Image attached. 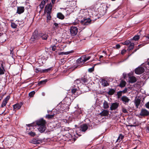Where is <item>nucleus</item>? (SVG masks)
<instances>
[{
    "mask_svg": "<svg viewBox=\"0 0 149 149\" xmlns=\"http://www.w3.org/2000/svg\"><path fill=\"white\" fill-rule=\"evenodd\" d=\"M45 3L46 2L45 1H42L39 5L40 8L42 10L44 8Z\"/></svg>",
    "mask_w": 149,
    "mask_h": 149,
    "instance_id": "nucleus-29",
    "label": "nucleus"
},
{
    "mask_svg": "<svg viewBox=\"0 0 149 149\" xmlns=\"http://www.w3.org/2000/svg\"><path fill=\"white\" fill-rule=\"evenodd\" d=\"M130 41L129 40H127L124 42L122 43L123 45H128L130 43Z\"/></svg>",
    "mask_w": 149,
    "mask_h": 149,
    "instance_id": "nucleus-39",
    "label": "nucleus"
},
{
    "mask_svg": "<svg viewBox=\"0 0 149 149\" xmlns=\"http://www.w3.org/2000/svg\"><path fill=\"white\" fill-rule=\"evenodd\" d=\"M126 52V50H125V49H123L121 51V54H122V55H123Z\"/></svg>",
    "mask_w": 149,
    "mask_h": 149,
    "instance_id": "nucleus-52",
    "label": "nucleus"
},
{
    "mask_svg": "<svg viewBox=\"0 0 149 149\" xmlns=\"http://www.w3.org/2000/svg\"><path fill=\"white\" fill-rule=\"evenodd\" d=\"M146 37L148 38V39L149 40V35H148L147 36H146Z\"/></svg>",
    "mask_w": 149,
    "mask_h": 149,
    "instance_id": "nucleus-64",
    "label": "nucleus"
},
{
    "mask_svg": "<svg viewBox=\"0 0 149 149\" xmlns=\"http://www.w3.org/2000/svg\"><path fill=\"white\" fill-rule=\"evenodd\" d=\"M5 71V70L4 68H3H3H1L0 67V75L4 74Z\"/></svg>",
    "mask_w": 149,
    "mask_h": 149,
    "instance_id": "nucleus-42",
    "label": "nucleus"
},
{
    "mask_svg": "<svg viewBox=\"0 0 149 149\" xmlns=\"http://www.w3.org/2000/svg\"><path fill=\"white\" fill-rule=\"evenodd\" d=\"M145 44H146L144 42L143 44H141L139 45L138 46L139 47H141L142 46H144V45H145Z\"/></svg>",
    "mask_w": 149,
    "mask_h": 149,
    "instance_id": "nucleus-60",
    "label": "nucleus"
},
{
    "mask_svg": "<svg viewBox=\"0 0 149 149\" xmlns=\"http://www.w3.org/2000/svg\"><path fill=\"white\" fill-rule=\"evenodd\" d=\"M126 84V83L125 81L122 80L118 86L121 88H123L125 86Z\"/></svg>",
    "mask_w": 149,
    "mask_h": 149,
    "instance_id": "nucleus-24",
    "label": "nucleus"
},
{
    "mask_svg": "<svg viewBox=\"0 0 149 149\" xmlns=\"http://www.w3.org/2000/svg\"><path fill=\"white\" fill-rule=\"evenodd\" d=\"M122 111L124 113H128V111L125 108H124L122 109Z\"/></svg>",
    "mask_w": 149,
    "mask_h": 149,
    "instance_id": "nucleus-49",
    "label": "nucleus"
},
{
    "mask_svg": "<svg viewBox=\"0 0 149 149\" xmlns=\"http://www.w3.org/2000/svg\"><path fill=\"white\" fill-rule=\"evenodd\" d=\"M119 103L116 102L112 103L110 107V109L111 111L116 110L119 107Z\"/></svg>",
    "mask_w": 149,
    "mask_h": 149,
    "instance_id": "nucleus-11",
    "label": "nucleus"
},
{
    "mask_svg": "<svg viewBox=\"0 0 149 149\" xmlns=\"http://www.w3.org/2000/svg\"><path fill=\"white\" fill-rule=\"evenodd\" d=\"M17 25L14 22H11V26L13 29H16L17 28Z\"/></svg>",
    "mask_w": 149,
    "mask_h": 149,
    "instance_id": "nucleus-35",
    "label": "nucleus"
},
{
    "mask_svg": "<svg viewBox=\"0 0 149 149\" xmlns=\"http://www.w3.org/2000/svg\"><path fill=\"white\" fill-rule=\"evenodd\" d=\"M56 49V47L55 45H54V46H53L52 47V50L53 51H55Z\"/></svg>",
    "mask_w": 149,
    "mask_h": 149,
    "instance_id": "nucleus-58",
    "label": "nucleus"
},
{
    "mask_svg": "<svg viewBox=\"0 0 149 149\" xmlns=\"http://www.w3.org/2000/svg\"><path fill=\"white\" fill-rule=\"evenodd\" d=\"M116 88L114 89L109 88V91L107 92V94L109 95H112L114 94L116 92Z\"/></svg>",
    "mask_w": 149,
    "mask_h": 149,
    "instance_id": "nucleus-17",
    "label": "nucleus"
},
{
    "mask_svg": "<svg viewBox=\"0 0 149 149\" xmlns=\"http://www.w3.org/2000/svg\"><path fill=\"white\" fill-rule=\"evenodd\" d=\"M53 25V28L54 30L57 29L59 27V24L56 23H54Z\"/></svg>",
    "mask_w": 149,
    "mask_h": 149,
    "instance_id": "nucleus-36",
    "label": "nucleus"
},
{
    "mask_svg": "<svg viewBox=\"0 0 149 149\" xmlns=\"http://www.w3.org/2000/svg\"><path fill=\"white\" fill-rule=\"evenodd\" d=\"M145 69L144 68L139 67L136 68L135 70V72L137 74H141L144 72Z\"/></svg>",
    "mask_w": 149,
    "mask_h": 149,
    "instance_id": "nucleus-7",
    "label": "nucleus"
},
{
    "mask_svg": "<svg viewBox=\"0 0 149 149\" xmlns=\"http://www.w3.org/2000/svg\"><path fill=\"white\" fill-rule=\"evenodd\" d=\"M28 134L32 136H34L36 135V133L35 132H33L32 131L29 133Z\"/></svg>",
    "mask_w": 149,
    "mask_h": 149,
    "instance_id": "nucleus-45",
    "label": "nucleus"
},
{
    "mask_svg": "<svg viewBox=\"0 0 149 149\" xmlns=\"http://www.w3.org/2000/svg\"><path fill=\"white\" fill-rule=\"evenodd\" d=\"M10 96H7L6 97L4 100H5L6 102H7L9 99Z\"/></svg>",
    "mask_w": 149,
    "mask_h": 149,
    "instance_id": "nucleus-56",
    "label": "nucleus"
},
{
    "mask_svg": "<svg viewBox=\"0 0 149 149\" xmlns=\"http://www.w3.org/2000/svg\"><path fill=\"white\" fill-rule=\"evenodd\" d=\"M134 43H131L130 44V45L128 47V49H127V50L129 51H130V50H132L134 48Z\"/></svg>",
    "mask_w": 149,
    "mask_h": 149,
    "instance_id": "nucleus-27",
    "label": "nucleus"
},
{
    "mask_svg": "<svg viewBox=\"0 0 149 149\" xmlns=\"http://www.w3.org/2000/svg\"><path fill=\"white\" fill-rule=\"evenodd\" d=\"M70 33L72 36H74L77 35L78 32V28L77 27L71 26L70 29Z\"/></svg>",
    "mask_w": 149,
    "mask_h": 149,
    "instance_id": "nucleus-3",
    "label": "nucleus"
},
{
    "mask_svg": "<svg viewBox=\"0 0 149 149\" xmlns=\"http://www.w3.org/2000/svg\"><path fill=\"white\" fill-rule=\"evenodd\" d=\"M109 107L108 103L107 101L104 100L103 103V107L105 109H107Z\"/></svg>",
    "mask_w": 149,
    "mask_h": 149,
    "instance_id": "nucleus-22",
    "label": "nucleus"
},
{
    "mask_svg": "<svg viewBox=\"0 0 149 149\" xmlns=\"http://www.w3.org/2000/svg\"><path fill=\"white\" fill-rule=\"evenodd\" d=\"M127 90H128L127 88H125L124 90H123L121 91H122V93L123 94H125V93H127Z\"/></svg>",
    "mask_w": 149,
    "mask_h": 149,
    "instance_id": "nucleus-46",
    "label": "nucleus"
},
{
    "mask_svg": "<svg viewBox=\"0 0 149 149\" xmlns=\"http://www.w3.org/2000/svg\"><path fill=\"white\" fill-rule=\"evenodd\" d=\"M46 123V121L42 118L40 119L36 122L37 125L38 126L45 125Z\"/></svg>",
    "mask_w": 149,
    "mask_h": 149,
    "instance_id": "nucleus-6",
    "label": "nucleus"
},
{
    "mask_svg": "<svg viewBox=\"0 0 149 149\" xmlns=\"http://www.w3.org/2000/svg\"><path fill=\"white\" fill-rule=\"evenodd\" d=\"M77 64H81L85 63L84 59V57L82 56L81 57L78 58L77 61Z\"/></svg>",
    "mask_w": 149,
    "mask_h": 149,
    "instance_id": "nucleus-15",
    "label": "nucleus"
},
{
    "mask_svg": "<svg viewBox=\"0 0 149 149\" xmlns=\"http://www.w3.org/2000/svg\"><path fill=\"white\" fill-rule=\"evenodd\" d=\"M39 36L40 38H41L42 40H47L49 37V36L48 33H39Z\"/></svg>",
    "mask_w": 149,
    "mask_h": 149,
    "instance_id": "nucleus-10",
    "label": "nucleus"
},
{
    "mask_svg": "<svg viewBox=\"0 0 149 149\" xmlns=\"http://www.w3.org/2000/svg\"><path fill=\"white\" fill-rule=\"evenodd\" d=\"M10 54H12V56H13V51H10Z\"/></svg>",
    "mask_w": 149,
    "mask_h": 149,
    "instance_id": "nucleus-62",
    "label": "nucleus"
},
{
    "mask_svg": "<svg viewBox=\"0 0 149 149\" xmlns=\"http://www.w3.org/2000/svg\"><path fill=\"white\" fill-rule=\"evenodd\" d=\"M120 100L125 105H127L129 102L131 101L126 96H122Z\"/></svg>",
    "mask_w": 149,
    "mask_h": 149,
    "instance_id": "nucleus-4",
    "label": "nucleus"
},
{
    "mask_svg": "<svg viewBox=\"0 0 149 149\" xmlns=\"http://www.w3.org/2000/svg\"><path fill=\"white\" fill-rule=\"evenodd\" d=\"M123 77L124 79H125L127 77V74L125 73H123Z\"/></svg>",
    "mask_w": 149,
    "mask_h": 149,
    "instance_id": "nucleus-57",
    "label": "nucleus"
},
{
    "mask_svg": "<svg viewBox=\"0 0 149 149\" xmlns=\"http://www.w3.org/2000/svg\"><path fill=\"white\" fill-rule=\"evenodd\" d=\"M35 91H33L30 92L29 94V95L30 97H33L35 94Z\"/></svg>",
    "mask_w": 149,
    "mask_h": 149,
    "instance_id": "nucleus-40",
    "label": "nucleus"
},
{
    "mask_svg": "<svg viewBox=\"0 0 149 149\" xmlns=\"http://www.w3.org/2000/svg\"><path fill=\"white\" fill-rule=\"evenodd\" d=\"M129 82L131 84L133 83L136 81V79L135 77L132 76L130 77Z\"/></svg>",
    "mask_w": 149,
    "mask_h": 149,
    "instance_id": "nucleus-18",
    "label": "nucleus"
},
{
    "mask_svg": "<svg viewBox=\"0 0 149 149\" xmlns=\"http://www.w3.org/2000/svg\"><path fill=\"white\" fill-rule=\"evenodd\" d=\"M55 115V114L54 113H53L51 115L47 114L45 118L49 119H52L54 116Z\"/></svg>",
    "mask_w": 149,
    "mask_h": 149,
    "instance_id": "nucleus-30",
    "label": "nucleus"
},
{
    "mask_svg": "<svg viewBox=\"0 0 149 149\" xmlns=\"http://www.w3.org/2000/svg\"><path fill=\"white\" fill-rule=\"evenodd\" d=\"M7 103V102H6L5 100H3V101L2 102L1 107H3L5 106Z\"/></svg>",
    "mask_w": 149,
    "mask_h": 149,
    "instance_id": "nucleus-43",
    "label": "nucleus"
},
{
    "mask_svg": "<svg viewBox=\"0 0 149 149\" xmlns=\"http://www.w3.org/2000/svg\"><path fill=\"white\" fill-rule=\"evenodd\" d=\"M40 38L39 33L37 30H35L33 33L32 36L29 40L31 43H34L37 42Z\"/></svg>",
    "mask_w": 149,
    "mask_h": 149,
    "instance_id": "nucleus-1",
    "label": "nucleus"
},
{
    "mask_svg": "<svg viewBox=\"0 0 149 149\" xmlns=\"http://www.w3.org/2000/svg\"><path fill=\"white\" fill-rule=\"evenodd\" d=\"M35 70H36V72L37 73L39 72H42V70H41L40 69L38 68H36L35 69Z\"/></svg>",
    "mask_w": 149,
    "mask_h": 149,
    "instance_id": "nucleus-50",
    "label": "nucleus"
},
{
    "mask_svg": "<svg viewBox=\"0 0 149 149\" xmlns=\"http://www.w3.org/2000/svg\"><path fill=\"white\" fill-rule=\"evenodd\" d=\"M139 39V36L138 35L135 36L133 38V40L136 41L138 40Z\"/></svg>",
    "mask_w": 149,
    "mask_h": 149,
    "instance_id": "nucleus-41",
    "label": "nucleus"
},
{
    "mask_svg": "<svg viewBox=\"0 0 149 149\" xmlns=\"http://www.w3.org/2000/svg\"><path fill=\"white\" fill-rule=\"evenodd\" d=\"M94 70V68L93 67L88 69V71L90 72H92Z\"/></svg>",
    "mask_w": 149,
    "mask_h": 149,
    "instance_id": "nucleus-47",
    "label": "nucleus"
},
{
    "mask_svg": "<svg viewBox=\"0 0 149 149\" xmlns=\"http://www.w3.org/2000/svg\"><path fill=\"white\" fill-rule=\"evenodd\" d=\"M139 48H138V49H135L134 51L132 52V53L130 54H129L128 55V58L132 54H133V53H134L135 52H136V51L138 49H139Z\"/></svg>",
    "mask_w": 149,
    "mask_h": 149,
    "instance_id": "nucleus-48",
    "label": "nucleus"
},
{
    "mask_svg": "<svg viewBox=\"0 0 149 149\" xmlns=\"http://www.w3.org/2000/svg\"><path fill=\"white\" fill-rule=\"evenodd\" d=\"M91 21V20L90 18L84 17L80 21V23L82 24L87 25L90 24Z\"/></svg>",
    "mask_w": 149,
    "mask_h": 149,
    "instance_id": "nucleus-2",
    "label": "nucleus"
},
{
    "mask_svg": "<svg viewBox=\"0 0 149 149\" xmlns=\"http://www.w3.org/2000/svg\"><path fill=\"white\" fill-rule=\"evenodd\" d=\"M47 81V79L41 81L38 83V85L39 86H40L41 85H44V84H45Z\"/></svg>",
    "mask_w": 149,
    "mask_h": 149,
    "instance_id": "nucleus-26",
    "label": "nucleus"
},
{
    "mask_svg": "<svg viewBox=\"0 0 149 149\" xmlns=\"http://www.w3.org/2000/svg\"><path fill=\"white\" fill-rule=\"evenodd\" d=\"M80 80H81L80 78H79V79H76L75 80L76 83L78 84H79L80 83H81V81H80Z\"/></svg>",
    "mask_w": 149,
    "mask_h": 149,
    "instance_id": "nucleus-51",
    "label": "nucleus"
},
{
    "mask_svg": "<svg viewBox=\"0 0 149 149\" xmlns=\"http://www.w3.org/2000/svg\"><path fill=\"white\" fill-rule=\"evenodd\" d=\"M70 53L69 52H61L60 53V54H68Z\"/></svg>",
    "mask_w": 149,
    "mask_h": 149,
    "instance_id": "nucleus-55",
    "label": "nucleus"
},
{
    "mask_svg": "<svg viewBox=\"0 0 149 149\" xmlns=\"http://www.w3.org/2000/svg\"><path fill=\"white\" fill-rule=\"evenodd\" d=\"M124 137V136L122 135V134H120L118 137L116 141V142L120 140V139H121V140L123 139Z\"/></svg>",
    "mask_w": 149,
    "mask_h": 149,
    "instance_id": "nucleus-37",
    "label": "nucleus"
},
{
    "mask_svg": "<svg viewBox=\"0 0 149 149\" xmlns=\"http://www.w3.org/2000/svg\"><path fill=\"white\" fill-rule=\"evenodd\" d=\"M145 106L146 108L149 109V101L145 104Z\"/></svg>",
    "mask_w": 149,
    "mask_h": 149,
    "instance_id": "nucleus-53",
    "label": "nucleus"
},
{
    "mask_svg": "<svg viewBox=\"0 0 149 149\" xmlns=\"http://www.w3.org/2000/svg\"><path fill=\"white\" fill-rule=\"evenodd\" d=\"M52 5L51 3L46 5L45 7L44 13L52 12Z\"/></svg>",
    "mask_w": 149,
    "mask_h": 149,
    "instance_id": "nucleus-5",
    "label": "nucleus"
},
{
    "mask_svg": "<svg viewBox=\"0 0 149 149\" xmlns=\"http://www.w3.org/2000/svg\"><path fill=\"white\" fill-rule=\"evenodd\" d=\"M83 56L84 57V59L85 63L87 61L89 60L91 58V56H87V55Z\"/></svg>",
    "mask_w": 149,
    "mask_h": 149,
    "instance_id": "nucleus-31",
    "label": "nucleus"
},
{
    "mask_svg": "<svg viewBox=\"0 0 149 149\" xmlns=\"http://www.w3.org/2000/svg\"><path fill=\"white\" fill-rule=\"evenodd\" d=\"M26 125L27 126H28L29 127H30V126H33V123H31V124H28V125Z\"/></svg>",
    "mask_w": 149,
    "mask_h": 149,
    "instance_id": "nucleus-61",
    "label": "nucleus"
},
{
    "mask_svg": "<svg viewBox=\"0 0 149 149\" xmlns=\"http://www.w3.org/2000/svg\"><path fill=\"white\" fill-rule=\"evenodd\" d=\"M141 100L139 99H137L135 101V104L136 106V107L137 108H138L140 104L141 103Z\"/></svg>",
    "mask_w": 149,
    "mask_h": 149,
    "instance_id": "nucleus-28",
    "label": "nucleus"
},
{
    "mask_svg": "<svg viewBox=\"0 0 149 149\" xmlns=\"http://www.w3.org/2000/svg\"><path fill=\"white\" fill-rule=\"evenodd\" d=\"M37 144H40V143H41L42 142V141L41 140H38L37 139Z\"/></svg>",
    "mask_w": 149,
    "mask_h": 149,
    "instance_id": "nucleus-59",
    "label": "nucleus"
},
{
    "mask_svg": "<svg viewBox=\"0 0 149 149\" xmlns=\"http://www.w3.org/2000/svg\"><path fill=\"white\" fill-rule=\"evenodd\" d=\"M102 85L104 86H107L109 85L107 81L104 79H102L101 81Z\"/></svg>",
    "mask_w": 149,
    "mask_h": 149,
    "instance_id": "nucleus-25",
    "label": "nucleus"
},
{
    "mask_svg": "<svg viewBox=\"0 0 149 149\" xmlns=\"http://www.w3.org/2000/svg\"><path fill=\"white\" fill-rule=\"evenodd\" d=\"M123 93L121 91H120L117 93V98L118 99H120L122 96Z\"/></svg>",
    "mask_w": 149,
    "mask_h": 149,
    "instance_id": "nucleus-32",
    "label": "nucleus"
},
{
    "mask_svg": "<svg viewBox=\"0 0 149 149\" xmlns=\"http://www.w3.org/2000/svg\"><path fill=\"white\" fill-rule=\"evenodd\" d=\"M78 91L77 88H73L71 90L72 93L74 94H75V93H77L76 94L78 95L77 94Z\"/></svg>",
    "mask_w": 149,
    "mask_h": 149,
    "instance_id": "nucleus-34",
    "label": "nucleus"
},
{
    "mask_svg": "<svg viewBox=\"0 0 149 149\" xmlns=\"http://www.w3.org/2000/svg\"><path fill=\"white\" fill-rule=\"evenodd\" d=\"M47 13L46 17H47V22L49 21L51 19L52 17L51 15V14L52 12H47Z\"/></svg>",
    "mask_w": 149,
    "mask_h": 149,
    "instance_id": "nucleus-23",
    "label": "nucleus"
},
{
    "mask_svg": "<svg viewBox=\"0 0 149 149\" xmlns=\"http://www.w3.org/2000/svg\"><path fill=\"white\" fill-rule=\"evenodd\" d=\"M139 115L142 116H147L149 115V111L145 109H142Z\"/></svg>",
    "mask_w": 149,
    "mask_h": 149,
    "instance_id": "nucleus-8",
    "label": "nucleus"
},
{
    "mask_svg": "<svg viewBox=\"0 0 149 149\" xmlns=\"http://www.w3.org/2000/svg\"><path fill=\"white\" fill-rule=\"evenodd\" d=\"M142 66L147 69L149 71V60L148 62H146L142 64Z\"/></svg>",
    "mask_w": 149,
    "mask_h": 149,
    "instance_id": "nucleus-21",
    "label": "nucleus"
},
{
    "mask_svg": "<svg viewBox=\"0 0 149 149\" xmlns=\"http://www.w3.org/2000/svg\"><path fill=\"white\" fill-rule=\"evenodd\" d=\"M13 110L16 111L19 109L21 107V106L19 104H16L13 106Z\"/></svg>",
    "mask_w": 149,
    "mask_h": 149,
    "instance_id": "nucleus-19",
    "label": "nucleus"
},
{
    "mask_svg": "<svg viewBox=\"0 0 149 149\" xmlns=\"http://www.w3.org/2000/svg\"><path fill=\"white\" fill-rule=\"evenodd\" d=\"M144 79H147L149 78V73L147 72L146 73H144L143 74Z\"/></svg>",
    "mask_w": 149,
    "mask_h": 149,
    "instance_id": "nucleus-33",
    "label": "nucleus"
},
{
    "mask_svg": "<svg viewBox=\"0 0 149 149\" xmlns=\"http://www.w3.org/2000/svg\"><path fill=\"white\" fill-rule=\"evenodd\" d=\"M81 83H85L88 82V79L86 74L83 75L80 78Z\"/></svg>",
    "mask_w": 149,
    "mask_h": 149,
    "instance_id": "nucleus-9",
    "label": "nucleus"
},
{
    "mask_svg": "<svg viewBox=\"0 0 149 149\" xmlns=\"http://www.w3.org/2000/svg\"><path fill=\"white\" fill-rule=\"evenodd\" d=\"M56 0H52V4H54L55 3Z\"/></svg>",
    "mask_w": 149,
    "mask_h": 149,
    "instance_id": "nucleus-63",
    "label": "nucleus"
},
{
    "mask_svg": "<svg viewBox=\"0 0 149 149\" xmlns=\"http://www.w3.org/2000/svg\"><path fill=\"white\" fill-rule=\"evenodd\" d=\"M46 127L45 125L40 126L38 128V130L41 133L43 132L46 130Z\"/></svg>",
    "mask_w": 149,
    "mask_h": 149,
    "instance_id": "nucleus-16",
    "label": "nucleus"
},
{
    "mask_svg": "<svg viewBox=\"0 0 149 149\" xmlns=\"http://www.w3.org/2000/svg\"><path fill=\"white\" fill-rule=\"evenodd\" d=\"M51 68H49L47 69H46L45 70H42V73H46L48 72L49 71L51 70Z\"/></svg>",
    "mask_w": 149,
    "mask_h": 149,
    "instance_id": "nucleus-38",
    "label": "nucleus"
},
{
    "mask_svg": "<svg viewBox=\"0 0 149 149\" xmlns=\"http://www.w3.org/2000/svg\"><path fill=\"white\" fill-rule=\"evenodd\" d=\"M120 47V45L119 44H117L115 45V47L116 49H119Z\"/></svg>",
    "mask_w": 149,
    "mask_h": 149,
    "instance_id": "nucleus-54",
    "label": "nucleus"
},
{
    "mask_svg": "<svg viewBox=\"0 0 149 149\" xmlns=\"http://www.w3.org/2000/svg\"><path fill=\"white\" fill-rule=\"evenodd\" d=\"M37 139H33L31 141L30 143H33V144H37Z\"/></svg>",
    "mask_w": 149,
    "mask_h": 149,
    "instance_id": "nucleus-44",
    "label": "nucleus"
},
{
    "mask_svg": "<svg viewBox=\"0 0 149 149\" xmlns=\"http://www.w3.org/2000/svg\"><path fill=\"white\" fill-rule=\"evenodd\" d=\"M88 127L87 125L86 124H83L80 126L81 131L83 132H85L87 130Z\"/></svg>",
    "mask_w": 149,
    "mask_h": 149,
    "instance_id": "nucleus-13",
    "label": "nucleus"
},
{
    "mask_svg": "<svg viewBox=\"0 0 149 149\" xmlns=\"http://www.w3.org/2000/svg\"><path fill=\"white\" fill-rule=\"evenodd\" d=\"M57 17L61 19H63L65 18L64 16L61 12L57 13Z\"/></svg>",
    "mask_w": 149,
    "mask_h": 149,
    "instance_id": "nucleus-20",
    "label": "nucleus"
},
{
    "mask_svg": "<svg viewBox=\"0 0 149 149\" xmlns=\"http://www.w3.org/2000/svg\"><path fill=\"white\" fill-rule=\"evenodd\" d=\"M109 114V111L107 110H104L100 113V115L101 116H107Z\"/></svg>",
    "mask_w": 149,
    "mask_h": 149,
    "instance_id": "nucleus-14",
    "label": "nucleus"
},
{
    "mask_svg": "<svg viewBox=\"0 0 149 149\" xmlns=\"http://www.w3.org/2000/svg\"><path fill=\"white\" fill-rule=\"evenodd\" d=\"M24 10L25 8L24 6L17 7L16 13L19 14H20L24 13Z\"/></svg>",
    "mask_w": 149,
    "mask_h": 149,
    "instance_id": "nucleus-12",
    "label": "nucleus"
}]
</instances>
